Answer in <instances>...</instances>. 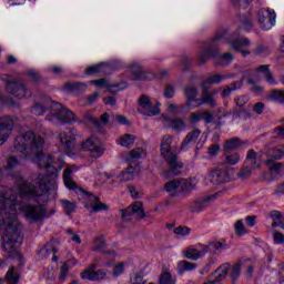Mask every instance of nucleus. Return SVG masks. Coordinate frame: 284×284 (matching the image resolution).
<instances>
[{"mask_svg":"<svg viewBox=\"0 0 284 284\" xmlns=\"http://www.w3.org/2000/svg\"><path fill=\"white\" fill-rule=\"evenodd\" d=\"M45 140L32 131H27L16 138L14 150L23 156L38 162L40 170H45L47 175L36 173L32 175V183L20 178L18 180V191L21 199L36 201L37 203H48L50 194H57V179L62 166L52 155H43ZM52 192V193H50Z\"/></svg>","mask_w":284,"mask_h":284,"instance_id":"obj_1","label":"nucleus"},{"mask_svg":"<svg viewBox=\"0 0 284 284\" xmlns=\"http://www.w3.org/2000/svg\"><path fill=\"white\" fill-rule=\"evenodd\" d=\"M23 212L28 221H43L48 210L43 205H24L18 203L17 193L9 195L4 202V206L0 209V230H2L1 247L9 258H14L19 255V245H21V224L17 219L18 214Z\"/></svg>","mask_w":284,"mask_h":284,"instance_id":"obj_2","label":"nucleus"},{"mask_svg":"<svg viewBox=\"0 0 284 284\" xmlns=\"http://www.w3.org/2000/svg\"><path fill=\"white\" fill-rule=\"evenodd\" d=\"M223 33H217L215 37H213L211 43L206 45L203 50L199 53V63L203 64L210 61V59H219L215 61L216 65H230L232 61H234V55L232 53H224L221 54L219 52V44L216 42L221 41L223 39Z\"/></svg>","mask_w":284,"mask_h":284,"instance_id":"obj_3","label":"nucleus"},{"mask_svg":"<svg viewBox=\"0 0 284 284\" xmlns=\"http://www.w3.org/2000/svg\"><path fill=\"white\" fill-rule=\"evenodd\" d=\"M172 141H174V138L166 134L162 138L160 144L161 156L169 165V169L165 171V176H179L181 170H183V163L179 162V155L172 151Z\"/></svg>","mask_w":284,"mask_h":284,"instance_id":"obj_4","label":"nucleus"},{"mask_svg":"<svg viewBox=\"0 0 284 284\" xmlns=\"http://www.w3.org/2000/svg\"><path fill=\"white\" fill-rule=\"evenodd\" d=\"M141 159H145V150L143 148H136L129 152L126 156L129 166L119 175L120 181L123 183L134 181L139 172H141V165L139 164Z\"/></svg>","mask_w":284,"mask_h":284,"instance_id":"obj_5","label":"nucleus"},{"mask_svg":"<svg viewBox=\"0 0 284 284\" xmlns=\"http://www.w3.org/2000/svg\"><path fill=\"white\" fill-rule=\"evenodd\" d=\"M49 108L50 116L47 118V121H50L51 123H68L69 125H72V123L77 121L74 112L65 109L61 103L52 102Z\"/></svg>","mask_w":284,"mask_h":284,"instance_id":"obj_6","label":"nucleus"},{"mask_svg":"<svg viewBox=\"0 0 284 284\" xmlns=\"http://www.w3.org/2000/svg\"><path fill=\"white\" fill-rule=\"evenodd\" d=\"M1 81L6 83V90L16 99H26V97H32V92L28 91V87L21 80H12L9 74H2Z\"/></svg>","mask_w":284,"mask_h":284,"instance_id":"obj_7","label":"nucleus"},{"mask_svg":"<svg viewBox=\"0 0 284 284\" xmlns=\"http://www.w3.org/2000/svg\"><path fill=\"white\" fill-rule=\"evenodd\" d=\"M138 112H140V114H144V116H158V114H161V103L152 101V99L146 94H142L138 99Z\"/></svg>","mask_w":284,"mask_h":284,"instance_id":"obj_8","label":"nucleus"},{"mask_svg":"<svg viewBox=\"0 0 284 284\" xmlns=\"http://www.w3.org/2000/svg\"><path fill=\"white\" fill-rule=\"evenodd\" d=\"M209 179L213 185H221L223 183H230L232 181V174H230V168L226 165H220L209 173Z\"/></svg>","mask_w":284,"mask_h":284,"instance_id":"obj_9","label":"nucleus"},{"mask_svg":"<svg viewBox=\"0 0 284 284\" xmlns=\"http://www.w3.org/2000/svg\"><path fill=\"white\" fill-rule=\"evenodd\" d=\"M239 37H241V29L235 30V32L231 34L229 43L231 44L233 50H235L236 52H241L242 57H250V54H252L251 51L241 50V48H246L247 45H250V39H240Z\"/></svg>","mask_w":284,"mask_h":284,"instance_id":"obj_10","label":"nucleus"},{"mask_svg":"<svg viewBox=\"0 0 284 284\" xmlns=\"http://www.w3.org/2000/svg\"><path fill=\"white\" fill-rule=\"evenodd\" d=\"M257 21L262 30H272L276 24V12L270 9H261L257 12Z\"/></svg>","mask_w":284,"mask_h":284,"instance_id":"obj_11","label":"nucleus"},{"mask_svg":"<svg viewBox=\"0 0 284 284\" xmlns=\"http://www.w3.org/2000/svg\"><path fill=\"white\" fill-rule=\"evenodd\" d=\"M77 136H79V131L74 128H69L59 134V141L67 152H72Z\"/></svg>","mask_w":284,"mask_h":284,"instance_id":"obj_12","label":"nucleus"},{"mask_svg":"<svg viewBox=\"0 0 284 284\" xmlns=\"http://www.w3.org/2000/svg\"><path fill=\"white\" fill-rule=\"evenodd\" d=\"M129 69L132 81H152L154 79V73L146 71L139 62L131 63Z\"/></svg>","mask_w":284,"mask_h":284,"instance_id":"obj_13","label":"nucleus"},{"mask_svg":"<svg viewBox=\"0 0 284 284\" xmlns=\"http://www.w3.org/2000/svg\"><path fill=\"white\" fill-rule=\"evenodd\" d=\"M122 219L124 221H141L145 219V211L143 210V203L135 202L130 207L122 211Z\"/></svg>","mask_w":284,"mask_h":284,"instance_id":"obj_14","label":"nucleus"},{"mask_svg":"<svg viewBox=\"0 0 284 284\" xmlns=\"http://www.w3.org/2000/svg\"><path fill=\"white\" fill-rule=\"evenodd\" d=\"M13 129L14 121L12 120V116L6 115L0 119V145H3V143L8 141Z\"/></svg>","mask_w":284,"mask_h":284,"instance_id":"obj_15","label":"nucleus"},{"mask_svg":"<svg viewBox=\"0 0 284 284\" xmlns=\"http://www.w3.org/2000/svg\"><path fill=\"white\" fill-rule=\"evenodd\" d=\"M97 270V264H92L88 270L81 273V278L84 281H103L108 276V272L104 270Z\"/></svg>","mask_w":284,"mask_h":284,"instance_id":"obj_16","label":"nucleus"},{"mask_svg":"<svg viewBox=\"0 0 284 284\" xmlns=\"http://www.w3.org/2000/svg\"><path fill=\"white\" fill-rule=\"evenodd\" d=\"M82 148L83 150H88V152H92L93 154H95V156H101V154L105 152V149H103V144H101V140L95 136L87 139L82 143Z\"/></svg>","mask_w":284,"mask_h":284,"instance_id":"obj_17","label":"nucleus"},{"mask_svg":"<svg viewBox=\"0 0 284 284\" xmlns=\"http://www.w3.org/2000/svg\"><path fill=\"white\" fill-rule=\"evenodd\" d=\"M210 252V246H205V244H197L194 248H187L184 252V255L189 261H199V258H203L205 254Z\"/></svg>","mask_w":284,"mask_h":284,"instance_id":"obj_18","label":"nucleus"},{"mask_svg":"<svg viewBox=\"0 0 284 284\" xmlns=\"http://www.w3.org/2000/svg\"><path fill=\"white\" fill-rule=\"evenodd\" d=\"M91 83L93 85H97L98 88H108L109 92H121L122 90H125L128 88V83L122 82L120 84H108V80L105 79H99L93 80Z\"/></svg>","mask_w":284,"mask_h":284,"instance_id":"obj_19","label":"nucleus"},{"mask_svg":"<svg viewBox=\"0 0 284 284\" xmlns=\"http://www.w3.org/2000/svg\"><path fill=\"white\" fill-rule=\"evenodd\" d=\"M201 136V130L200 129H194L191 132L186 134L184 140L182 141V144L180 146V150H187L190 145L196 144V141H199V138Z\"/></svg>","mask_w":284,"mask_h":284,"instance_id":"obj_20","label":"nucleus"},{"mask_svg":"<svg viewBox=\"0 0 284 284\" xmlns=\"http://www.w3.org/2000/svg\"><path fill=\"white\" fill-rule=\"evenodd\" d=\"M184 93L186 97V103L187 105H192L194 103V108L199 105V90L194 85H187L184 89Z\"/></svg>","mask_w":284,"mask_h":284,"instance_id":"obj_21","label":"nucleus"},{"mask_svg":"<svg viewBox=\"0 0 284 284\" xmlns=\"http://www.w3.org/2000/svg\"><path fill=\"white\" fill-rule=\"evenodd\" d=\"M245 165H248L251 170H258V168L262 165L261 156L256 151L248 150L246 155V162Z\"/></svg>","mask_w":284,"mask_h":284,"instance_id":"obj_22","label":"nucleus"},{"mask_svg":"<svg viewBox=\"0 0 284 284\" xmlns=\"http://www.w3.org/2000/svg\"><path fill=\"white\" fill-rule=\"evenodd\" d=\"M255 72L264 73V79H265L266 83H268L270 85H276V83H278L276 81V79L274 78V74L270 70V64H262L260 67H256Z\"/></svg>","mask_w":284,"mask_h":284,"instance_id":"obj_23","label":"nucleus"},{"mask_svg":"<svg viewBox=\"0 0 284 284\" xmlns=\"http://www.w3.org/2000/svg\"><path fill=\"white\" fill-rule=\"evenodd\" d=\"M201 105H211V108H216V100L210 94V91H207V88L203 85L201 99L197 102L196 108Z\"/></svg>","mask_w":284,"mask_h":284,"instance_id":"obj_24","label":"nucleus"},{"mask_svg":"<svg viewBox=\"0 0 284 284\" xmlns=\"http://www.w3.org/2000/svg\"><path fill=\"white\" fill-rule=\"evenodd\" d=\"M234 78V75H223V74H219V73H210L205 81H204V87L205 85H219V83H223V81L227 80V79H232Z\"/></svg>","mask_w":284,"mask_h":284,"instance_id":"obj_25","label":"nucleus"},{"mask_svg":"<svg viewBox=\"0 0 284 284\" xmlns=\"http://www.w3.org/2000/svg\"><path fill=\"white\" fill-rule=\"evenodd\" d=\"M164 190L165 192H168V194H170V196H179V194L183 192L181 189V179L172 180L168 182L164 185Z\"/></svg>","mask_w":284,"mask_h":284,"instance_id":"obj_26","label":"nucleus"},{"mask_svg":"<svg viewBox=\"0 0 284 284\" xmlns=\"http://www.w3.org/2000/svg\"><path fill=\"white\" fill-rule=\"evenodd\" d=\"M164 121L168 128H171V130H174L175 132H181L182 130H185L184 119H181V118L170 119L168 116H164Z\"/></svg>","mask_w":284,"mask_h":284,"instance_id":"obj_27","label":"nucleus"},{"mask_svg":"<svg viewBox=\"0 0 284 284\" xmlns=\"http://www.w3.org/2000/svg\"><path fill=\"white\" fill-rule=\"evenodd\" d=\"M216 195H209L206 197L196 200L192 205V212H203L207 205H210L211 201H214Z\"/></svg>","mask_w":284,"mask_h":284,"instance_id":"obj_28","label":"nucleus"},{"mask_svg":"<svg viewBox=\"0 0 284 284\" xmlns=\"http://www.w3.org/2000/svg\"><path fill=\"white\" fill-rule=\"evenodd\" d=\"M58 253H59V248L52 247L50 244H47L44 247H42L40 250L39 256L41 258H48V256H50V254H53L51 261L53 263H57V261H59V256H57Z\"/></svg>","mask_w":284,"mask_h":284,"instance_id":"obj_29","label":"nucleus"},{"mask_svg":"<svg viewBox=\"0 0 284 284\" xmlns=\"http://www.w3.org/2000/svg\"><path fill=\"white\" fill-rule=\"evenodd\" d=\"M267 159H271V161H280V159H283L284 156V145L280 144L276 148L268 149L266 151Z\"/></svg>","mask_w":284,"mask_h":284,"instance_id":"obj_30","label":"nucleus"},{"mask_svg":"<svg viewBox=\"0 0 284 284\" xmlns=\"http://www.w3.org/2000/svg\"><path fill=\"white\" fill-rule=\"evenodd\" d=\"M243 88V79L232 82L231 84L226 85L221 93L222 99H227L232 92H235V90H241Z\"/></svg>","mask_w":284,"mask_h":284,"instance_id":"obj_31","label":"nucleus"},{"mask_svg":"<svg viewBox=\"0 0 284 284\" xmlns=\"http://www.w3.org/2000/svg\"><path fill=\"white\" fill-rule=\"evenodd\" d=\"M62 178L68 190H77V182L72 179V168H67L63 171Z\"/></svg>","mask_w":284,"mask_h":284,"instance_id":"obj_32","label":"nucleus"},{"mask_svg":"<svg viewBox=\"0 0 284 284\" xmlns=\"http://www.w3.org/2000/svg\"><path fill=\"white\" fill-rule=\"evenodd\" d=\"M197 183L199 181L196 180V178H190L189 180L180 179L182 192H192V190L196 189Z\"/></svg>","mask_w":284,"mask_h":284,"instance_id":"obj_33","label":"nucleus"},{"mask_svg":"<svg viewBox=\"0 0 284 284\" xmlns=\"http://www.w3.org/2000/svg\"><path fill=\"white\" fill-rule=\"evenodd\" d=\"M65 88L73 94H81V92H85V90H88V84L83 82H70L65 84Z\"/></svg>","mask_w":284,"mask_h":284,"instance_id":"obj_34","label":"nucleus"},{"mask_svg":"<svg viewBox=\"0 0 284 284\" xmlns=\"http://www.w3.org/2000/svg\"><path fill=\"white\" fill-rule=\"evenodd\" d=\"M19 278H21L19 273L14 272V267H11L6 274V280L0 278V284H17Z\"/></svg>","mask_w":284,"mask_h":284,"instance_id":"obj_35","label":"nucleus"},{"mask_svg":"<svg viewBox=\"0 0 284 284\" xmlns=\"http://www.w3.org/2000/svg\"><path fill=\"white\" fill-rule=\"evenodd\" d=\"M227 272H230V263L222 264L220 267L215 270L216 277L214 280L215 283H221V281H225L227 277Z\"/></svg>","mask_w":284,"mask_h":284,"instance_id":"obj_36","label":"nucleus"},{"mask_svg":"<svg viewBox=\"0 0 284 284\" xmlns=\"http://www.w3.org/2000/svg\"><path fill=\"white\" fill-rule=\"evenodd\" d=\"M14 194V190L8 186H0V209L4 207L7 200L9 196Z\"/></svg>","mask_w":284,"mask_h":284,"instance_id":"obj_37","label":"nucleus"},{"mask_svg":"<svg viewBox=\"0 0 284 284\" xmlns=\"http://www.w3.org/2000/svg\"><path fill=\"white\" fill-rule=\"evenodd\" d=\"M224 156L227 165H236L241 163V154L239 152H224Z\"/></svg>","mask_w":284,"mask_h":284,"instance_id":"obj_38","label":"nucleus"},{"mask_svg":"<svg viewBox=\"0 0 284 284\" xmlns=\"http://www.w3.org/2000/svg\"><path fill=\"white\" fill-rule=\"evenodd\" d=\"M192 270H196V264L189 261H180L178 263L179 274H185V272H192Z\"/></svg>","mask_w":284,"mask_h":284,"instance_id":"obj_39","label":"nucleus"},{"mask_svg":"<svg viewBox=\"0 0 284 284\" xmlns=\"http://www.w3.org/2000/svg\"><path fill=\"white\" fill-rule=\"evenodd\" d=\"M239 148H241V140L239 138H232L226 140L224 152H233L234 150H239Z\"/></svg>","mask_w":284,"mask_h":284,"instance_id":"obj_40","label":"nucleus"},{"mask_svg":"<svg viewBox=\"0 0 284 284\" xmlns=\"http://www.w3.org/2000/svg\"><path fill=\"white\" fill-rule=\"evenodd\" d=\"M159 284H176V275L165 271L160 275Z\"/></svg>","mask_w":284,"mask_h":284,"instance_id":"obj_41","label":"nucleus"},{"mask_svg":"<svg viewBox=\"0 0 284 284\" xmlns=\"http://www.w3.org/2000/svg\"><path fill=\"white\" fill-rule=\"evenodd\" d=\"M134 141H136V136L132 134H124L119 140V145L122 148H132L134 145Z\"/></svg>","mask_w":284,"mask_h":284,"instance_id":"obj_42","label":"nucleus"},{"mask_svg":"<svg viewBox=\"0 0 284 284\" xmlns=\"http://www.w3.org/2000/svg\"><path fill=\"white\" fill-rule=\"evenodd\" d=\"M92 197H93V203L91 204L92 212H103L108 210V204L102 203V201L94 195H92Z\"/></svg>","mask_w":284,"mask_h":284,"instance_id":"obj_43","label":"nucleus"},{"mask_svg":"<svg viewBox=\"0 0 284 284\" xmlns=\"http://www.w3.org/2000/svg\"><path fill=\"white\" fill-rule=\"evenodd\" d=\"M105 247H108V244L103 240V236L94 239L93 252H105Z\"/></svg>","mask_w":284,"mask_h":284,"instance_id":"obj_44","label":"nucleus"},{"mask_svg":"<svg viewBox=\"0 0 284 284\" xmlns=\"http://www.w3.org/2000/svg\"><path fill=\"white\" fill-rule=\"evenodd\" d=\"M271 101L275 103H284V91L283 90H273L270 94Z\"/></svg>","mask_w":284,"mask_h":284,"instance_id":"obj_45","label":"nucleus"},{"mask_svg":"<svg viewBox=\"0 0 284 284\" xmlns=\"http://www.w3.org/2000/svg\"><path fill=\"white\" fill-rule=\"evenodd\" d=\"M266 163V166L268 168L270 172H281V169L283 168V163L281 162H275L274 160L272 159H267L265 161Z\"/></svg>","mask_w":284,"mask_h":284,"instance_id":"obj_46","label":"nucleus"},{"mask_svg":"<svg viewBox=\"0 0 284 284\" xmlns=\"http://www.w3.org/2000/svg\"><path fill=\"white\" fill-rule=\"evenodd\" d=\"M235 234L237 236H245L247 234V229H245V224L243 220H237L234 224Z\"/></svg>","mask_w":284,"mask_h":284,"instance_id":"obj_47","label":"nucleus"},{"mask_svg":"<svg viewBox=\"0 0 284 284\" xmlns=\"http://www.w3.org/2000/svg\"><path fill=\"white\" fill-rule=\"evenodd\" d=\"M83 119H84V123H92L94 128H97L98 130H101V122L94 116H92V113L90 112L84 113Z\"/></svg>","mask_w":284,"mask_h":284,"instance_id":"obj_48","label":"nucleus"},{"mask_svg":"<svg viewBox=\"0 0 284 284\" xmlns=\"http://www.w3.org/2000/svg\"><path fill=\"white\" fill-rule=\"evenodd\" d=\"M62 207L64 209L65 214L70 216V214L77 210V204L68 200H62Z\"/></svg>","mask_w":284,"mask_h":284,"instance_id":"obj_49","label":"nucleus"},{"mask_svg":"<svg viewBox=\"0 0 284 284\" xmlns=\"http://www.w3.org/2000/svg\"><path fill=\"white\" fill-rule=\"evenodd\" d=\"M205 247H209V252H212V254H216V252H221L225 247V244L222 242H210Z\"/></svg>","mask_w":284,"mask_h":284,"instance_id":"obj_50","label":"nucleus"},{"mask_svg":"<svg viewBox=\"0 0 284 284\" xmlns=\"http://www.w3.org/2000/svg\"><path fill=\"white\" fill-rule=\"evenodd\" d=\"M201 112H202V121H204V123L206 124L214 123V114L212 113V111L203 110Z\"/></svg>","mask_w":284,"mask_h":284,"instance_id":"obj_51","label":"nucleus"},{"mask_svg":"<svg viewBox=\"0 0 284 284\" xmlns=\"http://www.w3.org/2000/svg\"><path fill=\"white\" fill-rule=\"evenodd\" d=\"M232 6L234 8H242V10H245L252 3V0H231Z\"/></svg>","mask_w":284,"mask_h":284,"instance_id":"obj_52","label":"nucleus"},{"mask_svg":"<svg viewBox=\"0 0 284 284\" xmlns=\"http://www.w3.org/2000/svg\"><path fill=\"white\" fill-rule=\"evenodd\" d=\"M241 23H242V28H244V30L250 31L252 26H254V23L252 22V17L250 16H243L241 19Z\"/></svg>","mask_w":284,"mask_h":284,"instance_id":"obj_53","label":"nucleus"},{"mask_svg":"<svg viewBox=\"0 0 284 284\" xmlns=\"http://www.w3.org/2000/svg\"><path fill=\"white\" fill-rule=\"evenodd\" d=\"M173 232L176 236H190L191 230L187 226H178Z\"/></svg>","mask_w":284,"mask_h":284,"instance_id":"obj_54","label":"nucleus"},{"mask_svg":"<svg viewBox=\"0 0 284 284\" xmlns=\"http://www.w3.org/2000/svg\"><path fill=\"white\" fill-rule=\"evenodd\" d=\"M45 106L37 103L31 108V112L34 114V116H42V114H45Z\"/></svg>","mask_w":284,"mask_h":284,"instance_id":"obj_55","label":"nucleus"},{"mask_svg":"<svg viewBox=\"0 0 284 284\" xmlns=\"http://www.w3.org/2000/svg\"><path fill=\"white\" fill-rule=\"evenodd\" d=\"M253 114H257V116H261L263 112H265V104L263 102H256L253 106Z\"/></svg>","mask_w":284,"mask_h":284,"instance_id":"obj_56","label":"nucleus"},{"mask_svg":"<svg viewBox=\"0 0 284 284\" xmlns=\"http://www.w3.org/2000/svg\"><path fill=\"white\" fill-rule=\"evenodd\" d=\"M235 103L239 108H244V105H247V103H250V98H247V95L236 97Z\"/></svg>","mask_w":284,"mask_h":284,"instance_id":"obj_57","label":"nucleus"},{"mask_svg":"<svg viewBox=\"0 0 284 284\" xmlns=\"http://www.w3.org/2000/svg\"><path fill=\"white\" fill-rule=\"evenodd\" d=\"M99 72H102V65L98 64V65H91L89 68H87L85 70V74H88L89 77L92 74H99Z\"/></svg>","mask_w":284,"mask_h":284,"instance_id":"obj_58","label":"nucleus"},{"mask_svg":"<svg viewBox=\"0 0 284 284\" xmlns=\"http://www.w3.org/2000/svg\"><path fill=\"white\" fill-rule=\"evenodd\" d=\"M240 276H241V264H235L231 270V277L233 278V281H236V278H239Z\"/></svg>","mask_w":284,"mask_h":284,"instance_id":"obj_59","label":"nucleus"},{"mask_svg":"<svg viewBox=\"0 0 284 284\" xmlns=\"http://www.w3.org/2000/svg\"><path fill=\"white\" fill-rule=\"evenodd\" d=\"M253 170H254V169H251V166L246 164V165L240 171V176H241V179H247V178L252 176V171H253Z\"/></svg>","mask_w":284,"mask_h":284,"instance_id":"obj_60","label":"nucleus"},{"mask_svg":"<svg viewBox=\"0 0 284 284\" xmlns=\"http://www.w3.org/2000/svg\"><path fill=\"white\" fill-rule=\"evenodd\" d=\"M17 165H19V160H17V158L14 156H11L7 160V166L4 168V170H12L17 168Z\"/></svg>","mask_w":284,"mask_h":284,"instance_id":"obj_61","label":"nucleus"},{"mask_svg":"<svg viewBox=\"0 0 284 284\" xmlns=\"http://www.w3.org/2000/svg\"><path fill=\"white\" fill-rule=\"evenodd\" d=\"M174 87L171 85V84H168L165 88H164V97L166 99H173L174 98Z\"/></svg>","mask_w":284,"mask_h":284,"instance_id":"obj_62","label":"nucleus"},{"mask_svg":"<svg viewBox=\"0 0 284 284\" xmlns=\"http://www.w3.org/2000/svg\"><path fill=\"white\" fill-rule=\"evenodd\" d=\"M181 63L183 72H187V70H190V63H192V61L187 58V55H183L181 58Z\"/></svg>","mask_w":284,"mask_h":284,"instance_id":"obj_63","label":"nucleus"},{"mask_svg":"<svg viewBox=\"0 0 284 284\" xmlns=\"http://www.w3.org/2000/svg\"><path fill=\"white\" fill-rule=\"evenodd\" d=\"M273 240L277 244H283L284 243V235H283V233L274 231L273 232Z\"/></svg>","mask_w":284,"mask_h":284,"instance_id":"obj_64","label":"nucleus"}]
</instances>
